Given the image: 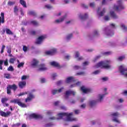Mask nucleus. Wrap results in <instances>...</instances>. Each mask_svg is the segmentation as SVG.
Wrapping results in <instances>:
<instances>
[{
  "label": "nucleus",
  "instance_id": "nucleus-1",
  "mask_svg": "<svg viewBox=\"0 0 127 127\" xmlns=\"http://www.w3.org/2000/svg\"><path fill=\"white\" fill-rule=\"evenodd\" d=\"M73 113H60L58 114V120H64V125H66V123L69 122H75L77 121L76 118L72 117Z\"/></svg>",
  "mask_w": 127,
  "mask_h": 127
},
{
  "label": "nucleus",
  "instance_id": "nucleus-2",
  "mask_svg": "<svg viewBox=\"0 0 127 127\" xmlns=\"http://www.w3.org/2000/svg\"><path fill=\"white\" fill-rule=\"evenodd\" d=\"M110 60H106L104 62H100L95 65V68H105V69H110L111 65L110 64L111 63Z\"/></svg>",
  "mask_w": 127,
  "mask_h": 127
},
{
  "label": "nucleus",
  "instance_id": "nucleus-3",
  "mask_svg": "<svg viewBox=\"0 0 127 127\" xmlns=\"http://www.w3.org/2000/svg\"><path fill=\"white\" fill-rule=\"evenodd\" d=\"M24 95H27V97L25 100V103L30 102L35 98V96L32 94V92L29 91L21 92L18 94V96L20 97L21 96H24Z\"/></svg>",
  "mask_w": 127,
  "mask_h": 127
},
{
  "label": "nucleus",
  "instance_id": "nucleus-4",
  "mask_svg": "<svg viewBox=\"0 0 127 127\" xmlns=\"http://www.w3.org/2000/svg\"><path fill=\"white\" fill-rule=\"evenodd\" d=\"M65 82L66 83H71V82H73L74 84L70 85V88H74L81 85V82L76 81V79H75V78L73 76L68 77L66 79Z\"/></svg>",
  "mask_w": 127,
  "mask_h": 127
},
{
  "label": "nucleus",
  "instance_id": "nucleus-5",
  "mask_svg": "<svg viewBox=\"0 0 127 127\" xmlns=\"http://www.w3.org/2000/svg\"><path fill=\"white\" fill-rule=\"evenodd\" d=\"M125 6L123 4V1L122 0H118L116 4L114 5L113 9L114 10H120L121 9H124Z\"/></svg>",
  "mask_w": 127,
  "mask_h": 127
},
{
  "label": "nucleus",
  "instance_id": "nucleus-6",
  "mask_svg": "<svg viewBox=\"0 0 127 127\" xmlns=\"http://www.w3.org/2000/svg\"><path fill=\"white\" fill-rule=\"evenodd\" d=\"M119 70L121 75H123L124 77L127 78V68H126V66H125V65H120Z\"/></svg>",
  "mask_w": 127,
  "mask_h": 127
},
{
  "label": "nucleus",
  "instance_id": "nucleus-7",
  "mask_svg": "<svg viewBox=\"0 0 127 127\" xmlns=\"http://www.w3.org/2000/svg\"><path fill=\"white\" fill-rule=\"evenodd\" d=\"M10 103H14V104H17L21 108H26L27 106L26 104L21 102L20 99H14L10 101Z\"/></svg>",
  "mask_w": 127,
  "mask_h": 127
},
{
  "label": "nucleus",
  "instance_id": "nucleus-8",
  "mask_svg": "<svg viewBox=\"0 0 127 127\" xmlns=\"http://www.w3.org/2000/svg\"><path fill=\"white\" fill-rule=\"evenodd\" d=\"M120 116V114L118 112L113 113L110 115V117L112 118V121L113 122H115V123H118V124H120V122L119 121V119H118L117 117Z\"/></svg>",
  "mask_w": 127,
  "mask_h": 127
},
{
  "label": "nucleus",
  "instance_id": "nucleus-9",
  "mask_svg": "<svg viewBox=\"0 0 127 127\" xmlns=\"http://www.w3.org/2000/svg\"><path fill=\"white\" fill-rule=\"evenodd\" d=\"M11 89H12V90H14V91H15V90L16 89H17V86H16V85H15V84H13L12 85H8L7 87V93L10 94Z\"/></svg>",
  "mask_w": 127,
  "mask_h": 127
},
{
  "label": "nucleus",
  "instance_id": "nucleus-10",
  "mask_svg": "<svg viewBox=\"0 0 127 127\" xmlns=\"http://www.w3.org/2000/svg\"><path fill=\"white\" fill-rule=\"evenodd\" d=\"M46 38V35H42L38 37V38L36 40V44H41L42 42L44 39Z\"/></svg>",
  "mask_w": 127,
  "mask_h": 127
},
{
  "label": "nucleus",
  "instance_id": "nucleus-11",
  "mask_svg": "<svg viewBox=\"0 0 127 127\" xmlns=\"http://www.w3.org/2000/svg\"><path fill=\"white\" fill-rule=\"evenodd\" d=\"M57 52V49L53 48L50 51H47L45 52L46 55H54Z\"/></svg>",
  "mask_w": 127,
  "mask_h": 127
},
{
  "label": "nucleus",
  "instance_id": "nucleus-12",
  "mask_svg": "<svg viewBox=\"0 0 127 127\" xmlns=\"http://www.w3.org/2000/svg\"><path fill=\"white\" fill-rule=\"evenodd\" d=\"M104 33L107 36H113V35H114V31L108 28L105 29Z\"/></svg>",
  "mask_w": 127,
  "mask_h": 127
},
{
  "label": "nucleus",
  "instance_id": "nucleus-13",
  "mask_svg": "<svg viewBox=\"0 0 127 127\" xmlns=\"http://www.w3.org/2000/svg\"><path fill=\"white\" fill-rule=\"evenodd\" d=\"M105 96H106V94H99L97 96V102H102L103 100H104V98H105Z\"/></svg>",
  "mask_w": 127,
  "mask_h": 127
},
{
  "label": "nucleus",
  "instance_id": "nucleus-14",
  "mask_svg": "<svg viewBox=\"0 0 127 127\" xmlns=\"http://www.w3.org/2000/svg\"><path fill=\"white\" fill-rule=\"evenodd\" d=\"M74 58L78 61H81L83 60V57L80 56V53L78 51H75L74 52Z\"/></svg>",
  "mask_w": 127,
  "mask_h": 127
},
{
  "label": "nucleus",
  "instance_id": "nucleus-15",
  "mask_svg": "<svg viewBox=\"0 0 127 127\" xmlns=\"http://www.w3.org/2000/svg\"><path fill=\"white\" fill-rule=\"evenodd\" d=\"M38 63H39L38 60L34 59L31 62V65L32 66V67L35 68L36 67H37V66L38 65Z\"/></svg>",
  "mask_w": 127,
  "mask_h": 127
},
{
  "label": "nucleus",
  "instance_id": "nucleus-16",
  "mask_svg": "<svg viewBox=\"0 0 127 127\" xmlns=\"http://www.w3.org/2000/svg\"><path fill=\"white\" fill-rule=\"evenodd\" d=\"M11 114V112H10V111H8L5 113L2 111H0V116H1V117H4L5 118L9 117Z\"/></svg>",
  "mask_w": 127,
  "mask_h": 127
},
{
  "label": "nucleus",
  "instance_id": "nucleus-17",
  "mask_svg": "<svg viewBox=\"0 0 127 127\" xmlns=\"http://www.w3.org/2000/svg\"><path fill=\"white\" fill-rule=\"evenodd\" d=\"M47 70V68L44 64H41L38 66V71H45Z\"/></svg>",
  "mask_w": 127,
  "mask_h": 127
},
{
  "label": "nucleus",
  "instance_id": "nucleus-18",
  "mask_svg": "<svg viewBox=\"0 0 127 127\" xmlns=\"http://www.w3.org/2000/svg\"><path fill=\"white\" fill-rule=\"evenodd\" d=\"M50 65H51V66L56 67V68H58V69H59L60 68H61L60 64H59V63H58L57 62H52L50 63Z\"/></svg>",
  "mask_w": 127,
  "mask_h": 127
},
{
  "label": "nucleus",
  "instance_id": "nucleus-19",
  "mask_svg": "<svg viewBox=\"0 0 127 127\" xmlns=\"http://www.w3.org/2000/svg\"><path fill=\"white\" fill-rule=\"evenodd\" d=\"M81 90L84 94H87V93H89L91 92V90L85 86H82L81 87Z\"/></svg>",
  "mask_w": 127,
  "mask_h": 127
},
{
  "label": "nucleus",
  "instance_id": "nucleus-20",
  "mask_svg": "<svg viewBox=\"0 0 127 127\" xmlns=\"http://www.w3.org/2000/svg\"><path fill=\"white\" fill-rule=\"evenodd\" d=\"M105 12H106L105 8H103V10L101 11V8H99L97 10V13L99 16H103V15L105 14Z\"/></svg>",
  "mask_w": 127,
  "mask_h": 127
},
{
  "label": "nucleus",
  "instance_id": "nucleus-21",
  "mask_svg": "<svg viewBox=\"0 0 127 127\" xmlns=\"http://www.w3.org/2000/svg\"><path fill=\"white\" fill-rule=\"evenodd\" d=\"M78 16L79 19H86V18L88 17V13H85L84 14L79 13L78 14Z\"/></svg>",
  "mask_w": 127,
  "mask_h": 127
},
{
  "label": "nucleus",
  "instance_id": "nucleus-22",
  "mask_svg": "<svg viewBox=\"0 0 127 127\" xmlns=\"http://www.w3.org/2000/svg\"><path fill=\"white\" fill-rule=\"evenodd\" d=\"M75 94H76V92L74 91H71V90L67 91L65 92V98H67V97H69L70 95H73L74 96L75 95Z\"/></svg>",
  "mask_w": 127,
  "mask_h": 127
},
{
  "label": "nucleus",
  "instance_id": "nucleus-23",
  "mask_svg": "<svg viewBox=\"0 0 127 127\" xmlns=\"http://www.w3.org/2000/svg\"><path fill=\"white\" fill-rule=\"evenodd\" d=\"M1 16L0 17V26L1 23H4V13L1 12Z\"/></svg>",
  "mask_w": 127,
  "mask_h": 127
},
{
  "label": "nucleus",
  "instance_id": "nucleus-24",
  "mask_svg": "<svg viewBox=\"0 0 127 127\" xmlns=\"http://www.w3.org/2000/svg\"><path fill=\"white\" fill-rule=\"evenodd\" d=\"M97 100H90L88 102V105L89 106H90V107H93L94 106H95V105H96V104H97Z\"/></svg>",
  "mask_w": 127,
  "mask_h": 127
},
{
  "label": "nucleus",
  "instance_id": "nucleus-25",
  "mask_svg": "<svg viewBox=\"0 0 127 127\" xmlns=\"http://www.w3.org/2000/svg\"><path fill=\"white\" fill-rule=\"evenodd\" d=\"M65 18H66V16H64L62 18H61V19H56L55 21V22L56 23H61V22H63V21H64V20H65Z\"/></svg>",
  "mask_w": 127,
  "mask_h": 127
},
{
  "label": "nucleus",
  "instance_id": "nucleus-26",
  "mask_svg": "<svg viewBox=\"0 0 127 127\" xmlns=\"http://www.w3.org/2000/svg\"><path fill=\"white\" fill-rule=\"evenodd\" d=\"M110 15L112 18H114V19H117V18H118L119 17L116 13H115V12L114 11H110Z\"/></svg>",
  "mask_w": 127,
  "mask_h": 127
},
{
  "label": "nucleus",
  "instance_id": "nucleus-27",
  "mask_svg": "<svg viewBox=\"0 0 127 127\" xmlns=\"http://www.w3.org/2000/svg\"><path fill=\"white\" fill-rule=\"evenodd\" d=\"M26 85V82L25 81H21L19 82L18 85L19 88L21 89H22L24 87H25V85Z\"/></svg>",
  "mask_w": 127,
  "mask_h": 127
},
{
  "label": "nucleus",
  "instance_id": "nucleus-28",
  "mask_svg": "<svg viewBox=\"0 0 127 127\" xmlns=\"http://www.w3.org/2000/svg\"><path fill=\"white\" fill-rule=\"evenodd\" d=\"M31 117L34 119H39V118H40V115H37L36 114H32L31 115Z\"/></svg>",
  "mask_w": 127,
  "mask_h": 127
},
{
  "label": "nucleus",
  "instance_id": "nucleus-29",
  "mask_svg": "<svg viewBox=\"0 0 127 127\" xmlns=\"http://www.w3.org/2000/svg\"><path fill=\"white\" fill-rule=\"evenodd\" d=\"M5 30L7 34H9L10 35H12V34H13V33H12V32L10 30V29L8 28H6Z\"/></svg>",
  "mask_w": 127,
  "mask_h": 127
},
{
  "label": "nucleus",
  "instance_id": "nucleus-30",
  "mask_svg": "<svg viewBox=\"0 0 127 127\" xmlns=\"http://www.w3.org/2000/svg\"><path fill=\"white\" fill-rule=\"evenodd\" d=\"M20 3L23 6V7H26V2L24 0H20Z\"/></svg>",
  "mask_w": 127,
  "mask_h": 127
},
{
  "label": "nucleus",
  "instance_id": "nucleus-31",
  "mask_svg": "<svg viewBox=\"0 0 127 127\" xmlns=\"http://www.w3.org/2000/svg\"><path fill=\"white\" fill-rule=\"evenodd\" d=\"M31 23L33 24V25H35L36 26H37V25H39V23H38V22L35 20L31 21Z\"/></svg>",
  "mask_w": 127,
  "mask_h": 127
},
{
  "label": "nucleus",
  "instance_id": "nucleus-32",
  "mask_svg": "<svg viewBox=\"0 0 127 127\" xmlns=\"http://www.w3.org/2000/svg\"><path fill=\"white\" fill-rule=\"evenodd\" d=\"M125 58H126L125 56H121L118 58L117 60L118 61H123Z\"/></svg>",
  "mask_w": 127,
  "mask_h": 127
},
{
  "label": "nucleus",
  "instance_id": "nucleus-33",
  "mask_svg": "<svg viewBox=\"0 0 127 127\" xmlns=\"http://www.w3.org/2000/svg\"><path fill=\"white\" fill-rule=\"evenodd\" d=\"M72 37H73V34H69L66 36V40H70V39H71V38H72Z\"/></svg>",
  "mask_w": 127,
  "mask_h": 127
},
{
  "label": "nucleus",
  "instance_id": "nucleus-34",
  "mask_svg": "<svg viewBox=\"0 0 127 127\" xmlns=\"http://www.w3.org/2000/svg\"><path fill=\"white\" fill-rule=\"evenodd\" d=\"M4 77L6 78V79H10L11 77H10V74L9 73H5L4 74Z\"/></svg>",
  "mask_w": 127,
  "mask_h": 127
},
{
  "label": "nucleus",
  "instance_id": "nucleus-35",
  "mask_svg": "<svg viewBox=\"0 0 127 127\" xmlns=\"http://www.w3.org/2000/svg\"><path fill=\"white\" fill-rule=\"evenodd\" d=\"M52 94H53V95H55L59 92H58V90L57 89H53L52 90Z\"/></svg>",
  "mask_w": 127,
  "mask_h": 127
},
{
  "label": "nucleus",
  "instance_id": "nucleus-36",
  "mask_svg": "<svg viewBox=\"0 0 127 127\" xmlns=\"http://www.w3.org/2000/svg\"><path fill=\"white\" fill-rule=\"evenodd\" d=\"M101 58V56L98 55L96 57H95L94 59H93V62H96V61H97V60H98V59H100Z\"/></svg>",
  "mask_w": 127,
  "mask_h": 127
},
{
  "label": "nucleus",
  "instance_id": "nucleus-37",
  "mask_svg": "<svg viewBox=\"0 0 127 127\" xmlns=\"http://www.w3.org/2000/svg\"><path fill=\"white\" fill-rule=\"evenodd\" d=\"M7 101H8V99H7L6 98H2L1 103H2V104H4V103H5V102H6Z\"/></svg>",
  "mask_w": 127,
  "mask_h": 127
},
{
  "label": "nucleus",
  "instance_id": "nucleus-38",
  "mask_svg": "<svg viewBox=\"0 0 127 127\" xmlns=\"http://www.w3.org/2000/svg\"><path fill=\"white\" fill-rule=\"evenodd\" d=\"M23 65H24V62L20 63L17 65L18 68H20V67H23Z\"/></svg>",
  "mask_w": 127,
  "mask_h": 127
},
{
  "label": "nucleus",
  "instance_id": "nucleus-39",
  "mask_svg": "<svg viewBox=\"0 0 127 127\" xmlns=\"http://www.w3.org/2000/svg\"><path fill=\"white\" fill-rule=\"evenodd\" d=\"M89 64L90 63H89V62H85L82 64V67H85V66H87V65Z\"/></svg>",
  "mask_w": 127,
  "mask_h": 127
},
{
  "label": "nucleus",
  "instance_id": "nucleus-40",
  "mask_svg": "<svg viewBox=\"0 0 127 127\" xmlns=\"http://www.w3.org/2000/svg\"><path fill=\"white\" fill-rule=\"evenodd\" d=\"M3 64V61L0 60V70H2V65Z\"/></svg>",
  "mask_w": 127,
  "mask_h": 127
},
{
  "label": "nucleus",
  "instance_id": "nucleus-41",
  "mask_svg": "<svg viewBox=\"0 0 127 127\" xmlns=\"http://www.w3.org/2000/svg\"><path fill=\"white\" fill-rule=\"evenodd\" d=\"M110 16H109V15H106L104 17V19L106 21H108V20H110Z\"/></svg>",
  "mask_w": 127,
  "mask_h": 127
},
{
  "label": "nucleus",
  "instance_id": "nucleus-42",
  "mask_svg": "<svg viewBox=\"0 0 127 127\" xmlns=\"http://www.w3.org/2000/svg\"><path fill=\"white\" fill-rule=\"evenodd\" d=\"M40 82L41 83H45V82H46V79L45 78H41L40 79Z\"/></svg>",
  "mask_w": 127,
  "mask_h": 127
},
{
  "label": "nucleus",
  "instance_id": "nucleus-43",
  "mask_svg": "<svg viewBox=\"0 0 127 127\" xmlns=\"http://www.w3.org/2000/svg\"><path fill=\"white\" fill-rule=\"evenodd\" d=\"M28 49V48L26 46H23V51H24V52H26V51H27Z\"/></svg>",
  "mask_w": 127,
  "mask_h": 127
},
{
  "label": "nucleus",
  "instance_id": "nucleus-44",
  "mask_svg": "<svg viewBox=\"0 0 127 127\" xmlns=\"http://www.w3.org/2000/svg\"><path fill=\"white\" fill-rule=\"evenodd\" d=\"M122 29H127V27L124 24H121L120 25Z\"/></svg>",
  "mask_w": 127,
  "mask_h": 127
},
{
  "label": "nucleus",
  "instance_id": "nucleus-45",
  "mask_svg": "<svg viewBox=\"0 0 127 127\" xmlns=\"http://www.w3.org/2000/svg\"><path fill=\"white\" fill-rule=\"evenodd\" d=\"M45 6L46 8H48V9H51V8H52V6H51V5L50 4H47Z\"/></svg>",
  "mask_w": 127,
  "mask_h": 127
},
{
  "label": "nucleus",
  "instance_id": "nucleus-46",
  "mask_svg": "<svg viewBox=\"0 0 127 127\" xmlns=\"http://www.w3.org/2000/svg\"><path fill=\"white\" fill-rule=\"evenodd\" d=\"M13 67L12 66H9V67L7 69L8 71H11V72H12V71H13Z\"/></svg>",
  "mask_w": 127,
  "mask_h": 127
},
{
  "label": "nucleus",
  "instance_id": "nucleus-47",
  "mask_svg": "<svg viewBox=\"0 0 127 127\" xmlns=\"http://www.w3.org/2000/svg\"><path fill=\"white\" fill-rule=\"evenodd\" d=\"M17 11H18V8H17V6H15L14 8V12L17 13Z\"/></svg>",
  "mask_w": 127,
  "mask_h": 127
},
{
  "label": "nucleus",
  "instance_id": "nucleus-48",
  "mask_svg": "<svg viewBox=\"0 0 127 127\" xmlns=\"http://www.w3.org/2000/svg\"><path fill=\"white\" fill-rule=\"evenodd\" d=\"M63 91H64V87H62L58 90V92L59 93H62V92H63Z\"/></svg>",
  "mask_w": 127,
  "mask_h": 127
},
{
  "label": "nucleus",
  "instance_id": "nucleus-49",
  "mask_svg": "<svg viewBox=\"0 0 127 127\" xmlns=\"http://www.w3.org/2000/svg\"><path fill=\"white\" fill-rule=\"evenodd\" d=\"M14 61H15V59L11 58L9 60L10 63L13 64L14 63Z\"/></svg>",
  "mask_w": 127,
  "mask_h": 127
},
{
  "label": "nucleus",
  "instance_id": "nucleus-50",
  "mask_svg": "<svg viewBox=\"0 0 127 127\" xmlns=\"http://www.w3.org/2000/svg\"><path fill=\"white\" fill-rule=\"evenodd\" d=\"M56 77H57V74L56 73H54L52 75V78L53 80L55 79Z\"/></svg>",
  "mask_w": 127,
  "mask_h": 127
},
{
  "label": "nucleus",
  "instance_id": "nucleus-51",
  "mask_svg": "<svg viewBox=\"0 0 127 127\" xmlns=\"http://www.w3.org/2000/svg\"><path fill=\"white\" fill-rule=\"evenodd\" d=\"M15 2H12V1H8V5H13Z\"/></svg>",
  "mask_w": 127,
  "mask_h": 127
},
{
  "label": "nucleus",
  "instance_id": "nucleus-52",
  "mask_svg": "<svg viewBox=\"0 0 127 127\" xmlns=\"http://www.w3.org/2000/svg\"><path fill=\"white\" fill-rule=\"evenodd\" d=\"M27 79V76L26 75H23L21 77V80L23 81V80H26Z\"/></svg>",
  "mask_w": 127,
  "mask_h": 127
},
{
  "label": "nucleus",
  "instance_id": "nucleus-53",
  "mask_svg": "<svg viewBox=\"0 0 127 127\" xmlns=\"http://www.w3.org/2000/svg\"><path fill=\"white\" fill-rule=\"evenodd\" d=\"M80 68H81V67L78 65H75L74 66V69H75V70H78V69H80Z\"/></svg>",
  "mask_w": 127,
  "mask_h": 127
},
{
  "label": "nucleus",
  "instance_id": "nucleus-54",
  "mask_svg": "<svg viewBox=\"0 0 127 127\" xmlns=\"http://www.w3.org/2000/svg\"><path fill=\"white\" fill-rule=\"evenodd\" d=\"M89 5L90 7H94L95 6V3L91 2L89 4Z\"/></svg>",
  "mask_w": 127,
  "mask_h": 127
},
{
  "label": "nucleus",
  "instance_id": "nucleus-55",
  "mask_svg": "<svg viewBox=\"0 0 127 127\" xmlns=\"http://www.w3.org/2000/svg\"><path fill=\"white\" fill-rule=\"evenodd\" d=\"M65 59H67V60H69L70 58H71V56L69 55H66L65 56Z\"/></svg>",
  "mask_w": 127,
  "mask_h": 127
},
{
  "label": "nucleus",
  "instance_id": "nucleus-56",
  "mask_svg": "<svg viewBox=\"0 0 127 127\" xmlns=\"http://www.w3.org/2000/svg\"><path fill=\"white\" fill-rule=\"evenodd\" d=\"M100 73V70H96L93 72V74L94 75H97V74H99Z\"/></svg>",
  "mask_w": 127,
  "mask_h": 127
},
{
  "label": "nucleus",
  "instance_id": "nucleus-57",
  "mask_svg": "<svg viewBox=\"0 0 127 127\" xmlns=\"http://www.w3.org/2000/svg\"><path fill=\"white\" fill-rule=\"evenodd\" d=\"M74 113L76 115H78V114H80V110H74Z\"/></svg>",
  "mask_w": 127,
  "mask_h": 127
},
{
  "label": "nucleus",
  "instance_id": "nucleus-58",
  "mask_svg": "<svg viewBox=\"0 0 127 127\" xmlns=\"http://www.w3.org/2000/svg\"><path fill=\"white\" fill-rule=\"evenodd\" d=\"M76 75H85V72H80L76 73Z\"/></svg>",
  "mask_w": 127,
  "mask_h": 127
},
{
  "label": "nucleus",
  "instance_id": "nucleus-59",
  "mask_svg": "<svg viewBox=\"0 0 127 127\" xmlns=\"http://www.w3.org/2000/svg\"><path fill=\"white\" fill-rule=\"evenodd\" d=\"M80 108H81V109H85V108H86V104H83L81 105L80 106Z\"/></svg>",
  "mask_w": 127,
  "mask_h": 127
},
{
  "label": "nucleus",
  "instance_id": "nucleus-60",
  "mask_svg": "<svg viewBox=\"0 0 127 127\" xmlns=\"http://www.w3.org/2000/svg\"><path fill=\"white\" fill-rule=\"evenodd\" d=\"M102 80L103 81H108V80H109V78L107 77H104L102 78Z\"/></svg>",
  "mask_w": 127,
  "mask_h": 127
},
{
  "label": "nucleus",
  "instance_id": "nucleus-61",
  "mask_svg": "<svg viewBox=\"0 0 127 127\" xmlns=\"http://www.w3.org/2000/svg\"><path fill=\"white\" fill-rule=\"evenodd\" d=\"M4 64L5 65V66H7V65L8 64V63L7 62V60H6L4 61Z\"/></svg>",
  "mask_w": 127,
  "mask_h": 127
},
{
  "label": "nucleus",
  "instance_id": "nucleus-62",
  "mask_svg": "<svg viewBox=\"0 0 127 127\" xmlns=\"http://www.w3.org/2000/svg\"><path fill=\"white\" fill-rule=\"evenodd\" d=\"M61 14H62V12H59V13H57L56 14V16H60V15H61Z\"/></svg>",
  "mask_w": 127,
  "mask_h": 127
},
{
  "label": "nucleus",
  "instance_id": "nucleus-63",
  "mask_svg": "<svg viewBox=\"0 0 127 127\" xmlns=\"http://www.w3.org/2000/svg\"><path fill=\"white\" fill-rule=\"evenodd\" d=\"M60 102L59 101H56L54 103V105L55 106H58V105H59V103Z\"/></svg>",
  "mask_w": 127,
  "mask_h": 127
},
{
  "label": "nucleus",
  "instance_id": "nucleus-64",
  "mask_svg": "<svg viewBox=\"0 0 127 127\" xmlns=\"http://www.w3.org/2000/svg\"><path fill=\"white\" fill-rule=\"evenodd\" d=\"M123 94L125 95V96H127V90H125L123 92Z\"/></svg>",
  "mask_w": 127,
  "mask_h": 127
}]
</instances>
